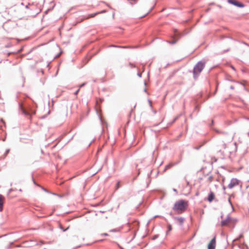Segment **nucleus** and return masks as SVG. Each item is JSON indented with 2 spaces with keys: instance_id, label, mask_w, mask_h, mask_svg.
I'll use <instances>...</instances> for the list:
<instances>
[{
  "instance_id": "nucleus-20",
  "label": "nucleus",
  "mask_w": 249,
  "mask_h": 249,
  "mask_svg": "<svg viewBox=\"0 0 249 249\" xmlns=\"http://www.w3.org/2000/svg\"><path fill=\"white\" fill-rule=\"evenodd\" d=\"M129 66L130 67V68H131L135 67V66L133 64H132V63H129Z\"/></svg>"
},
{
  "instance_id": "nucleus-5",
  "label": "nucleus",
  "mask_w": 249,
  "mask_h": 249,
  "mask_svg": "<svg viewBox=\"0 0 249 249\" xmlns=\"http://www.w3.org/2000/svg\"><path fill=\"white\" fill-rule=\"evenodd\" d=\"M231 217L229 214H228L225 219L222 220L221 221V226L222 227L227 226L228 224L231 221Z\"/></svg>"
},
{
  "instance_id": "nucleus-2",
  "label": "nucleus",
  "mask_w": 249,
  "mask_h": 249,
  "mask_svg": "<svg viewBox=\"0 0 249 249\" xmlns=\"http://www.w3.org/2000/svg\"><path fill=\"white\" fill-rule=\"evenodd\" d=\"M205 61H199L195 65L193 70V78L194 79L196 80L198 78L200 73L205 68Z\"/></svg>"
},
{
  "instance_id": "nucleus-35",
  "label": "nucleus",
  "mask_w": 249,
  "mask_h": 249,
  "mask_svg": "<svg viewBox=\"0 0 249 249\" xmlns=\"http://www.w3.org/2000/svg\"><path fill=\"white\" fill-rule=\"evenodd\" d=\"M231 68H232V69L235 70V69H234V67H233V66H231Z\"/></svg>"
},
{
  "instance_id": "nucleus-3",
  "label": "nucleus",
  "mask_w": 249,
  "mask_h": 249,
  "mask_svg": "<svg viewBox=\"0 0 249 249\" xmlns=\"http://www.w3.org/2000/svg\"><path fill=\"white\" fill-rule=\"evenodd\" d=\"M239 183V180L236 178H232L228 186V188L229 189H232L234 187L238 185Z\"/></svg>"
},
{
  "instance_id": "nucleus-11",
  "label": "nucleus",
  "mask_w": 249,
  "mask_h": 249,
  "mask_svg": "<svg viewBox=\"0 0 249 249\" xmlns=\"http://www.w3.org/2000/svg\"><path fill=\"white\" fill-rule=\"evenodd\" d=\"M22 112L23 114H24L25 115L30 116H31V115L30 112H29L28 111L25 110L23 108L22 109Z\"/></svg>"
},
{
  "instance_id": "nucleus-40",
  "label": "nucleus",
  "mask_w": 249,
  "mask_h": 249,
  "mask_svg": "<svg viewBox=\"0 0 249 249\" xmlns=\"http://www.w3.org/2000/svg\"><path fill=\"white\" fill-rule=\"evenodd\" d=\"M25 7H26V8H28V5H26V6H25Z\"/></svg>"
},
{
  "instance_id": "nucleus-37",
  "label": "nucleus",
  "mask_w": 249,
  "mask_h": 249,
  "mask_svg": "<svg viewBox=\"0 0 249 249\" xmlns=\"http://www.w3.org/2000/svg\"><path fill=\"white\" fill-rule=\"evenodd\" d=\"M247 135H248V137H249V132H248V133H247Z\"/></svg>"
},
{
  "instance_id": "nucleus-13",
  "label": "nucleus",
  "mask_w": 249,
  "mask_h": 249,
  "mask_svg": "<svg viewBox=\"0 0 249 249\" xmlns=\"http://www.w3.org/2000/svg\"><path fill=\"white\" fill-rule=\"evenodd\" d=\"M167 229H168V231L167 232V234L168 233V232H169L172 230V226L170 224H168L167 225Z\"/></svg>"
},
{
  "instance_id": "nucleus-16",
  "label": "nucleus",
  "mask_w": 249,
  "mask_h": 249,
  "mask_svg": "<svg viewBox=\"0 0 249 249\" xmlns=\"http://www.w3.org/2000/svg\"><path fill=\"white\" fill-rule=\"evenodd\" d=\"M221 147L223 149H225L226 148V144L223 142H222Z\"/></svg>"
},
{
  "instance_id": "nucleus-30",
  "label": "nucleus",
  "mask_w": 249,
  "mask_h": 249,
  "mask_svg": "<svg viewBox=\"0 0 249 249\" xmlns=\"http://www.w3.org/2000/svg\"><path fill=\"white\" fill-rule=\"evenodd\" d=\"M173 190V191H174V192H175L176 193H177L178 191H177L176 189L174 188Z\"/></svg>"
},
{
  "instance_id": "nucleus-14",
  "label": "nucleus",
  "mask_w": 249,
  "mask_h": 249,
  "mask_svg": "<svg viewBox=\"0 0 249 249\" xmlns=\"http://www.w3.org/2000/svg\"><path fill=\"white\" fill-rule=\"evenodd\" d=\"M213 177L212 176H210L208 178V181L210 182H212L213 181Z\"/></svg>"
},
{
  "instance_id": "nucleus-10",
  "label": "nucleus",
  "mask_w": 249,
  "mask_h": 249,
  "mask_svg": "<svg viewBox=\"0 0 249 249\" xmlns=\"http://www.w3.org/2000/svg\"><path fill=\"white\" fill-rule=\"evenodd\" d=\"M174 165V164L172 163H169L168 164L166 165L165 167V169H164V170H167L170 168H171V167H172Z\"/></svg>"
},
{
  "instance_id": "nucleus-31",
  "label": "nucleus",
  "mask_w": 249,
  "mask_h": 249,
  "mask_svg": "<svg viewBox=\"0 0 249 249\" xmlns=\"http://www.w3.org/2000/svg\"><path fill=\"white\" fill-rule=\"evenodd\" d=\"M12 191H13L12 189H9V191H8V193H11Z\"/></svg>"
},
{
  "instance_id": "nucleus-9",
  "label": "nucleus",
  "mask_w": 249,
  "mask_h": 249,
  "mask_svg": "<svg viewBox=\"0 0 249 249\" xmlns=\"http://www.w3.org/2000/svg\"><path fill=\"white\" fill-rule=\"evenodd\" d=\"M214 198V194L213 192H211L209 194L208 197V200L211 202Z\"/></svg>"
},
{
  "instance_id": "nucleus-32",
  "label": "nucleus",
  "mask_w": 249,
  "mask_h": 249,
  "mask_svg": "<svg viewBox=\"0 0 249 249\" xmlns=\"http://www.w3.org/2000/svg\"><path fill=\"white\" fill-rule=\"evenodd\" d=\"M10 46H11V45H10V44H8V45H7L5 47H6V48H8V47H9Z\"/></svg>"
},
{
  "instance_id": "nucleus-12",
  "label": "nucleus",
  "mask_w": 249,
  "mask_h": 249,
  "mask_svg": "<svg viewBox=\"0 0 249 249\" xmlns=\"http://www.w3.org/2000/svg\"><path fill=\"white\" fill-rule=\"evenodd\" d=\"M112 47L119 48H127L128 46H116V45H111Z\"/></svg>"
},
{
  "instance_id": "nucleus-38",
  "label": "nucleus",
  "mask_w": 249,
  "mask_h": 249,
  "mask_svg": "<svg viewBox=\"0 0 249 249\" xmlns=\"http://www.w3.org/2000/svg\"><path fill=\"white\" fill-rule=\"evenodd\" d=\"M177 119V117L174 119V122H175Z\"/></svg>"
},
{
  "instance_id": "nucleus-22",
  "label": "nucleus",
  "mask_w": 249,
  "mask_h": 249,
  "mask_svg": "<svg viewBox=\"0 0 249 249\" xmlns=\"http://www.w3.org/2000/svg\"><path fill=\"white\" fill-rule=\"evenodd\" d=\"M119 183H120V182L118 181L117 183H116V189H118L119 187H120V185H119Z\"/></svg>"
},
{
  "instance_id": "nucleus-29",
  "label": "nucleus",
  "mask_w": 249,
  "mask_h": 249,
  "mask_svg": "<svg viewBox=\"0 0 249 249\" xmlns=\"http://www.w3.org/2000/svg\"><path fill=\"white\" fill-rule=\"evenodd\" d=\"M230 89H234V87L233 86H230Z\"/></svg>"
},
{
  "instance_id": "nucleus-23",
  "label": "nucleus",
  "mask_w": 249,
  "mask_h": 249,
  "mask_svg": "<svg viewBox=\"0 0 249 249\" xmlns=\"http://www.w3.org/2000/svg\"><path fill=\"white\" fill-rule=\"evenodd\" d=\"M86 83H83V84H82L81 85H80L79 86V89H80V88H81L82 87H83V86H84L85 85H86Z\"/></svg>"
},
{
  "instance_id": "nucleus-43",
  "label": "nucleus",
  "mask_w": 249,
  "mask_h": 249,
  "mask_svg": "<svg viewBox=\"0 0 249 249\" xmlns=\"http://www.w3.org/2000/svg\"><path fill=\"white\" fill-rule=\"evenodd\" d=\"M242 85H243V86H245V85L243 83H241Z\"/></svg>"
},
{
  "instance_id": "nucleus-19",
  "label": "nucleus",
  "mask_w": 249,
  "mask_h": 249,
  "mask_svg": "<svg viewBox=\"0 0 249 249\" xmlns=\"http://www.w3.org/2000/svg\"><path fill=\"white\" fill-rule=\"evenodd\" d=\"M12 244H13V243H12V242L10 243V244H9V245L6 247V248L7 249H11V246L12 245Z\"/></svg>"
},
{
  "instance_id": "nucleus-24",
  "label": "nucleus",
  "mask_w": 249,
  "mask_h": 249,
  "mask_svg": "<svg viewBox=\"0 0 249 249\" xmlns=\"http://www.w3.org/2000/svg\"><path fill=\"white\" fill-rule=\"evenodd\" d=\"M101 236H108V234L107 233H104L101 234Z\"/></svg>"
},
{
  "instance_id": "nucleus-39",
  "label": "nucleus",
  "mask_w": 249,
  "mask_h": 249,
  "mask_svg": "<svg viewBox=\"0 0 249 249\" xmlns=\"http://www.w3.org/2000/svg\"><path fill=\"white\" fill-rule=\"evenodd\" d=\"M104 12H105V10H103V11H102L101 13H104Z\"/></svg>"
},
{
  "instance_id": "nucleus-6",
  "label": "nucleus",
  "mask_w": 249,
  "mask_h": 249,
  "mask_svg": "<svg viewBox=\"0 0 249 249\" xmlns=\"http://www.w3.org/2000/svg\"><path fill=\"white\" fill-rule=\"evenodd\" d=\"M216 245L215 237H213L208 245V249H215Z\"/></svg>"
},
{
  "instance_id": "nucleus-33",
  "label": "nucleus",
  "mask_w": 249,
  "mask_h": 249,
  "mask_svg": "<svg viewBox=\"0 0 249 249\" xmlns=\"http://www.w3.org/2000/svg\"><path fill=\"white\" fill-rule=\"evenodd\" d=\"M97 14V13H95V14H93V15H92V16H91V17H94L95 15H96Z\"/></svg>"
},
{
  "instance_id": "nucleus-17",
  "label": "nucleus",
  "mask_w": 249,
  "mask_h": 249,
  "mask_svg": "<svg viewBox=\"0 0 249 249\" xmlns=\"http://www.w3.org/2000/svg\"><path fill=\"white\" fill-rule=\"evenodd\" d=\"M158 237H159V235L156 234L152 237V240H156V239H157L158 238Z\"/></svg>"
},
{
  "instance_id": "nucleus-41",
  "label": "nucleus",
  "mask_w": 249,
  "mask_h": 249,
  "mask_svg": "<svg viewBox=\"0 0 249 249\" xmlns=\"http://www.w3.org/2000/svg\"><path fill=\"white\" fill-rule=\"evenodd\" d=\"M229 50V49H228V50H227L226 51H225L224 52H226L228 51Z\"/></svg>"
},
{
  "instance_id": "nucleus-34",
  "label": "nucleus",
  "mask_w": 249,
  "mask_h": 249,
  "mask_svg": "<svg viewBox=\"0 0 249 249\" xmlns=\"http://www.w3.org/2000/svg\"><path fill=\"white\" fill-rule=\"evenodd\" d=\"M220 217H221V218H222V219L223 218V214H221V215Z\"/></svg>"
},
{
  "instance_id": "nucleus-28",
  "label": "nucleus",
  "mask_w": 249,
  "mask_h": 249,
  "mask_svg": "<svg viewBox=\"0 0 249 249\" xmlns=\"http://www.w3.org/2000/svg\"><path fill=\"white\" fill-rule=\"evenodd\" d=\"M152 9H153V7H151V8H150V9L149 10V11L146 13V15H147V14H148L149 13H150V12L152 11Z\"/></svg>"
},
{
  "instance_id": "nucleus-8",
  "label": "nucleus",
  "mask_w": 249,
  "mask_h": 249,
  "mask_svg": "<svg viewBox=\"0 0 249 249\" xmlns=\"http://www.w3.org/2000/svg\"><path fill=\"white\" fill-rule=\"evenodd\" d=\"M4 199V196L0 194V212H1L3 210Z\"/></svg>"
},
{
  "instance_id": "nucleus-26",
  "label": "nucleus",
  "mask_w": 249,
  "mask_h": 249,
  "mask_svg": "<svg viewBox=\"0 0 249 249\" xmlns=\"http://www.w3.org/2000/svg\"><path fill=\"white\" fill-rule=\"evenodd\" d=\"M137 75L140 77H142V74L139 72L137 73Z\"/></svg>"
},
{
  "instance_id": "nucleus-1",
  "label": "nucleus",
  "mask_w": 249,
  "mask_h": 249,
  "mask_svg": "<svg viewBox=\"0 0 249 249\" xmlns=\"http://www.w3.org/2000/svg\"><path fill=\"white\" fill-rule=\"evenodd\" d=\"M188 206V202L183 199L176 201L173 207V210L178 214L182 213Z\"/></svg>"
},
{
  "instance_id": "nucleus-7",
  "label": "nucleus",
  "mask_w": 249,
  "mask_h": 249,
  "mask_svg": "<svg viewBox=\"0 0 249 249\" xmlns=\"http://www.w3.org/2000/svg\"><path fill=\"white\" fill-rule=\"evenodd\" d=\"M174 219L176 220L180 226H182L185 221V218L182 217H175Z\"/></svg>"
},
{
  "instance_id": "nucleus-27",
  "label": "nucleus",
  "mask_w": 249,
  "mask_h": 249,
  "mask_svg": "<svg viewBox=\"0 0 249 249\" xmlns=\"http://www.w3.org/2000/svg\"><path fill=\"white\" fill-rule=\"evenodd\" d=\"M230 204H231V205L232 207V203H231V199L230 198H229V200H228Z\"/></svg>"
},
{
  "instance_id": "nucleus-25",
  "label": "nucleus",
  "mask_w": 249,
  "mask_h": 249,
  "mask_svg": "<svg viewBox=\"0 0 249 249\" xmlns=\"http://www.w3.org/2000/svg\"><path fill=\"white\" fill-rule=\"evenodd\" d=\"M79 89H78L76 91H75L74 93V95H76L78 93V92L79 91Z\"/></svg>"
},
{
  "instance_id": "nucleus-21",
  "label": "nucleus",
  "mask_w": 249,
  "mask_h": 249,
  "mask_svg": "<svg viewBox=\"0 0 249 249\" xmlns=\"http://www.w3.org/2000/svg\"><path fill=\"white\" fill-rule=\"evenodd\" d=\"M9 151H10V149H7L6 150V151L5 152V153H4V155L5 156L8 154V153L9 152Z\"/></svg>"
},
{
  "instance_id": "nucleus-15",
  "label": "nucleus",
  "mask_w": 249,
  "mask_h": 249,
  "mask_svg": "<svg viewBox=\"0 0 249 249\" xmlns=\"http://www.w3.org/2000/svg\"><path fill=\"white\" fill-rule=\"evenodd\" d=\"M177 42V40H174L173 41H169L168 43L170 44H175Z\"/></svg>"
},
{
  "instance_id": "nucleus-18",
  "label": "nucleus",
  "mask_w": 249,
  "mask_h": 249,
  "mask_svg": "<svg viewBox=\"0 0 249 249\" xmlns=\"http://www.w3.org/2000/svg\"><path fill=\"white\" fill-rule=\"evenodd\" d=\"M60 229H61L63 231H66L68 229L69 227H68L67 229H64V228H63V227L62 226V225H60Z\"/></svg>"
},
{
  "instance_id": "nucleus-42",
  "label": "nucleus",
  "mask_w": 249,
  "mask_h": 249,
  "mask_svg": "<svg viewBox=\"0 0 249 249\" xmlns=\"http://www.w3.org/2000/svg\"><path fill=\"white\" fill-rule=\"evenodd\" d=\"M223 189H224V190H225V186H223Z\"/></svg>"
},
{
  "instance_id": "nucleus-44",
  "label": "nucleus",
  "mask_w": 249,
  "mask_h": 249,
  "mask_svg": "<svg viewBox=\"0 0 249 249\" xmlns=\"http://www.w3.org/2000/svg\"><path fill=\"white\" fill-rule=\"evenodd\" d=\"M144 91H146V89H144Z\"/></svg>"
},
{
  "instance_id": "nucleus-36",
  "label": "nucleus",
  "mask_w": 249,
  "mask_h": 249,
  "mask_svg": "<svg viewBox=\"0 0 249 249\" xmlns=\"http://www.w3.org/2000/svg\"><path fill=\"white\" fill-rule=\"evenodd\" d=\"M33 180L34 183V184H36V182L35 181V180H34V178H33Z\"/></svg>"
},
{
  "instance_id": "nucleus-4",
  "label": "nucleus",
  "mask_w": 249,
  "mask_h": 249,
  "mask_svg": "<svg viewBox=\"0 0 249 249\" xmlns=\"http://www.w3.org/2000/svg\"><path fill=\"white\" fill-rule=\"evenodd\" d=\"M228 2L231 4H232L236 7H244V4H243L242 3H241V2H239V1L236 0H228Z\"/></svg>"
}]
</instances>
